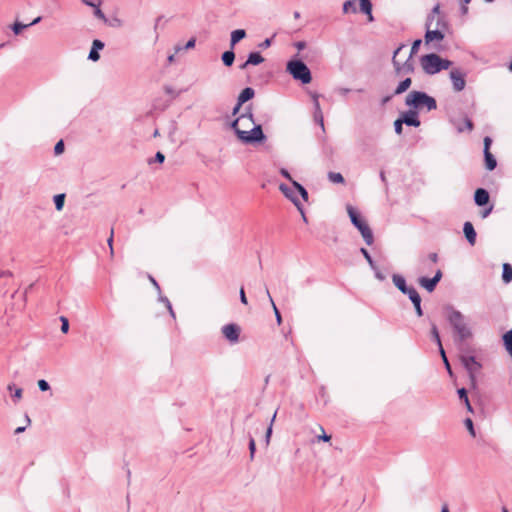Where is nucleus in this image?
I'll return each mask as SVG.
<instances>
[{"label":"nucleus","instance_id":"obj_58","mask_svg":"<svg viewBox=\"0 0 512 512\" xmlns=\"http://www.w3.org/2000/svg\"><path fill=\"white\" fill-rule=\"evenodd\" d=\"M166 307H167V309H168V311H169L170 315L172 316V318H174V319H175V312H174V310H173V308H172V305H171V303H170V301H169V300H166Z\"/></svg>","mask_w":512,"mask_h":512},{"label":"nucleus","instance_id":"obj_39","mask_svg":"<svg viewBox=\"0 0 512 512\" xmlns=\"http://www.w3.org/2000/svg\"><path fill=\"white\" fill-rule=\"evenodd\" d=\"M195 43H196V39L195 38H191L184 47H181V46H176L175 47V52L178 53L180 52L181 50L183 49H191V48H194L195 46Z\"/></svg>","mask_w":512,"mask_h":512},{"label":"nucleus","instance_id":"obj_42","mask_svg":"<svg viewBox=\"0 0 512 512\" xmlns=\"http://www.w3.org/2000/svg\"><path fill=\"white\" fill-rule=\"evenodd\" d=\"M439 352H440V355H441V357L443 359V362L445 364V367H446L447 371L449 372V374H451L452 373L451 367H450V364H449L448 359L446 357V353H445L444 349L443 348L439 349Z\"/></svg>","mask_w":512,"mask_h":512},{"label":"nucleus","instance_id":"obj_52","mask_svg":"<svg viewBox=\"0 0 512 512\" xmlns=\"http://www.w3.org/2000/svg\"><path fill=\"white\" fill-rule=\"evenodd\" d=\"M459 398L464 401L468 399L467 390L465 388H460L457 390Z\"/></svg>","mask_w":512,"mask_h":512},{"label":"nucleus","instance_id":"obj_51","mask_svg":"<svg viewBox=\"0 0 512 512\" xmlns=\"http://www.w3.org/2000/svg\"><path fill=\"white\" fill-rule=\"evenodd\" d=\"M471 2V0H461V13L462 15H466L468 13V7L467 5Z\"/></svg>","mask_w":512,"mask_h":512},{"label":"nucleus","instance_id":"obj_61","mask_svg":"<svg viewBox=\"0 0 512 512\" xmlns=\"http://www.w3.org/2000/svg\"><path fill=\"white\" fill-rule=\"evenodd\" d=\"M318 439L322 440V441H325V442H328L331 439V436L327 435L325 432H323L322 435L318 436Z\"/></svg>","mask_w":512,"mask_h":512},{"label":"nucleus","instance_id":"obj_26","mask_svg":"<svg viewBox=\"0 0 512 512\" xmlns=\"http://www.w3.org/2000/svg\"><path fill=\"white\" fill-rule=\"evenodd\" d=\"M503 341H504V345L506 347L507 352L512 357V330L507 331L503 335Z\"/></svg>","mask_w":512,"mask_h":512},{"label":"nucleus","instance_id":"obj_28","mask_svg":"<svg viewBox=\"0 0 512 512\" xmlns=\"http://www.w3.org/2000/svg\"><path fill=\"white\" fill-rule=\"evenodd\" d=\"M266 295H267V298H268V300H269V302H270V304H271V306H272V308H273V311H274V313H275V317H276V321H277V323H278V324H281V322H282L281 314H280V312H279L278 308L276 307V305H275V303H274V300H273V298L271 297V294H270V292H269V290H268L267 288H266Z\"/></svg>","mask_w":512,"mask_h":512},{"label":"nucleus","instance_id":"obj_53","mask_svg":"<svg viewBox=\"0 0 512 512\" xmlns=\"http://www.w3.org/2000/svg\"><path fill=\"white\" fill-rule=\"evenodd\" d=\"M113 234H114V231L113 229L111 230V234H110V237L108 238L107 242H108V245H109V248H110V254L113 255L114 251H113Z\"/></svg>","mask_w":512,"mask_h":512},{"label":"nucleus","instance_id":"obj_15","mask_svg":"<svg viewBox=\"0 0 512 512\" xmlns=\"http://www.w3.org/2000/svg\"><path fill=\"white\" fill-rule=\"evenodd\" d=\"M279 189L283 192V194L289 198L294 204L295 206L297 207V209L300 211V213L302 214V217H303V220L306 222L307 221V218L304 214V211H303V208L301 206V204L299 203L298 199L296 197H294L291 193V190L289 187H287L285 184H281L279 186Z\"/></svg>","mask_w":512,"mask_h":512},{"label":"nucleus","instance_id":"obj_14","mask_svg":"<svg viewBox=\"0 0 512 512\" xmlns=\"http://www.w3.org/2000/svg\"><path fill=\"white\" fill-rule=\"evenodd\" d=\"M401 120L408 126L418 127L420 126V120L418 118V112L415 109L408 110L402 114Z\"/></svg>","mask_w":512,"mask_h":512},{"label":"nucleus","instance_id":"obj_24","mask_svg":"<svg viewBox=\"0 0 512 512\" xmlns=\"http://www.w3.org/2000/svg\"><path fill=\"white\" fill-rule=\"evenodd\" d=\"M246 37V31L244 29H237L231 32L230 46L233 48L239 41Z\"/></svg>","mask_w":512,"mask_h":512},{"label":"nucleus","instance_id":"obj_36","mask_svg":"<svg viewBox=\"0 0 512 512\" xmlns=\"http://www.w3.org/2000/svg\"><path fill=\"white\" fill-rule=\"evenodd\" d=\"M360 251H361L362 255L364 256V258L366 259V261L368 262L369 266L373 270H376V264H375L374 260L372 259L371 255L369 254L368 250L365 248H361Z\"/></svg>","mask_w":512,"mask_h":512},{"label":"nucleus","instance_id":"obj_25","mask_svg":"<svg viewBox=\"0 0 512 512\" xmlns=\"http://www.w3.org/2000/svg\"><path fill=\"white\" fill-rule=\"evenodd\" d=\"M411 84H412L411 78H405L397 85V87L394 91V95H400V94L406 92L410 88Z\"/></svg>","mask_w":512,"mask_h":512},{"label":"nucleus","instance_id":"obj_5","mask_svg":"<svg viewBox=\"0 0 512 512\" xmlns=\"http://www.w3.org/2000/svg\"><path fill=\"white\" fill-rule=\"evenodd\" d=\"M347 213L352 224L359 230L361 233L365 243L367 245H372L374 241L372 230L370 229L367 222L362 219L357 210L350 204L346 206Z\"/></svg>","mask_w":512,"mask_h":512},{"label":"nucleus","instance_id":"obj_1","mask_svg":"<svg viewBox=\"0 0 512 512\" xmlns=\"http://www.w3.org/2000/svg\"><path fill=\"white\" fill-rule=\"evenodd\" d=\"M246 122L254 124L253 114L251 110L243 113L231 123V128L235 131L238 139L244 144H255L263 142L266 139L260 124L254 125L250 130H242L239 128L241 123L247 127Z\"/></svg>","mask_w":512,"mask_h":512},{"label":"nucleus","instance_id":"obj_29","mask_svg":"<svg viewBox=\"0 0 512 512\" xmlns=\"http://www.w3.org/2000/svg\"><path fill=\"white\" fill-rule=\"evenodd\" d=\"M502 279L505 283H509L512 280V266L505 263L503 265Z\"/></svg>","mask_w":512,"mask_h":512},{"label":"nucleus","instance_id":"obj_38","mask_svg":"<svg viewBox=\"0 0 512 512\" xmlns=\"http://www.w3.org/2000/svg\"><path fill=\"white\" fill-rule=\"evenodd\" d=\"M29 27L28 24H22L20 22H15L13 25H12V30L13 32L18 35L20 34L25 28Z\"/></svg>","mask_w":512,"mask_h":512},{"label":"nucleus","instance_id":"obj_43","mask_svg":"<svg viewBox=\"0 0 512 512\" xmlns=\"http://www.w3.org/2000/svg\"><path fill=\"white\" fill-rule=\"evenodd\" d=\"M60 321H61V331L63 333H67L68 330H69V321L66 317L64 316H61L60 317Z\"/></svg>","mask_w":512,"mask_h":512},{"label":"nucleus","instance_id":"obj_27","mask_svg":"<svg viewBox=\"0 0 512 512\" xmlns=\"http://www.w3.org/2000/svg\"><path fill=\"white\" fill-rule=\"evenodd\" d=\"M314 118H315L316 122H318L320 124L321 128L324 130L323 114H322V111H321V108H320V104H319V102L317 100H315Z\"/></svg>","mask_w":512,"mask_h":512},{"label":"nucleus","instance_id":"obj_23","mask_svg":"<svg viewBox=\"0 0 512 512\" xmlns=\"http://www.w3.org/2000/svg\"><path fill=\"white\" fill-rule=\"evenodd\" d=\"M360 11L368 16V20L371 22L374 20L372 15V3L370 0H359Z\"/></svg>","mask_w":512,"mask_h":512},{"label":"nucleus","instance_id":"obj_22","mask_svg":"<svg viewBox=\"0 0 512 512\" xmlns=\"http://www.w3.org/2000/svg\"><path fill=\"white\" fill-rule=\"evenodd\" d=\"M254 95H255L254 89L251 87H246L239 94L237 101L239 102V104H244L245 102L252 99L254 97Z\"/></svg>","mask_w":512,"mask_h":512},{"label":"nucleus","instance_id":"obj_49","mask_svg":"<svg viewBox=\"0 0 512 512\" xmlns=\"http://www.w3.org/2000/svg\"><path fill=\"white\" fill-rule=\"evenodd\" d=\"M94 15H95L98 19H100V20H102V21H104V22H107V18H106V16L104 15V13L102 12V10H101L99 7H96V8H95V10H94Z\"/></svg>","mask_w":512,"mask_h":512},{"label":"nucleus","instance_id":"obj_60","mask_svg":"<svg viewBox=\"0 0 512 512\" xmlns=\"http://www.w3.org/2000/svg\"><path fill=\"white\" fill-rule=\"evenodd\" d=\"M428 258H429V260H430L431 262H433V263H436V262L438 261V255H437V253H434V252H433V253H430V254L428 255Z\"/></svg>","mask_w":512,"mask_h":512},{"label":"nucleus","instance_id":"obj_7","mask_svg":"<svg viewBox=\"0 0 512 512\" xmlns=\"http://www.w3.org/2000/svg\"><path fill=\"white\" fill-rule=\"evenodd\" d=\"M405 48V44H401L393 53L392 64L394 66L395 72L397 74H410L414 72V63L412 62V58L410 56L404 63H400L397 60L398 54L402 49Z\"/></svg>","mask_w":512,"mask_h":512},{"label":"nucleus","instance_id":"obj_11","mask_svg":"<svg viewBox=\"0 0 512 512\" xmlns=\"http://www.w3.org/2000/svg\"><path fill=\"white\" fill-rule=\"evenodd\" d=\"M442 276H443L442 271L440 269H438L432 278H427V277L422 276L418 279V283L421 287H423L424 289H426L428 292L431 293L435 290V288H436L437 284L440 282Z\"/></svg>","mask_w":512,"mask_h":512},{"label":"nucleus","instance_id":"obj_4","mask_svg":"<svg viewBox=\"0 0 512 512\" xmlns=\"http://www.w3.org/2000/svg\"><path fill=\"white\" fill-rule=\"evenodd\" d=\"M420 65L428 75H434L442 70L450 68L452 62L441 58L438 54L430 53L420 58Z\"/></svg>","mask_w":512,"mask_h":512},{"label":"nucleus","instance_id":"obj_33","mask_svg":"<svg viewBox=\"0 0 512 512\" xmlns=\"http://www.w3.org/2000/svg\"><path fill=\"white\" fill-rule=\"evenodd\" d=\"M65 194H57L54 196V204L57 211H61L64 207Z\"/></svg>","mask_w":512,"mask_h":512},{"label":"nucleus","instance_id":"obj_45","mask_svg":"<svg viewBox=\"0 0 512 512\" xmlns=\"http://www.w3.org/2000/svg\"><path fill=\"white\" fill-rule=\"evenodd\" d=\"M403 121L401 120V118H398L395 122H394V129H395V132L400 135L402 133V126H403Z\"/></svg>","mask_w":512,"mask_h":512},{"label":"nucleus","instance_id":"obj_19","mask_svg":"<svg viewBox=\"0 0 512 512\" xmlns=\"http://www.w3.org/2000/svg\"><path fill=\"white\" fill-rule=\"evenodd\" d=\"M264 62V58L259 52H252L248 55L245 63L240 66V69H245L248 65H259Z\"/></svg>","mask_w":512,"mask_h":512},{"label":"nucleus","instance_id":"obj_54","mask_svg":"<svg viewBox=\"0 0 512 512\" xmlns=\"http://www.w3.org/2000/svg\"><path fill=\"white\" fill-rule=\"evenodd\" d=\"M240 301L244 304V305H247L248 301H247V297H246V294H245V291L243 288L240 289Z\"/></svg>","mask_w":512,"mask_h":512},{"label":"nucleus","instance_id":"obj_37","mask_svg":"<svg viewBox=\"0 0 512 512\" xmlns=\"http://www.w3.org/2000/svg\"><path fill=\"white\" fill-rule=\"evenodd\" d=\"M276 415H277V412H275L272 416V419H271V422H270V425L266 431V434H265V444L266 446L269 445L270 443V438H271V435H272V426H273V423L275 421V418H276Z\"/></svg>","mask_w":512,"mask_h":512},{"label":"nucleus","instance_id":"obj_8","mask_svg":"<svg viewBox=\"0 0 512 512\" xmlns=\"http://www.w3.org/2000/svg\"><path fill=\"white\" fill-rule=\"evenodd\" d=\"M462 364L467 369L469 373V378L473 384L476 382V373L480 370L481 365L475 359L474 356H462L461 357Z\"/></svg>","mask_w":512,"mask_h":512},{"label":"nucleus","instance_id":"obj_64","mask_svg":"<svg viewBox=\"0 0 512 512\" xmlns=\"http://www.w3.org/2000/svg\"><path fill=\"white\" fill-rule=\"evenodd\" d=\"M242 105L243 104H239V102L237 101L235 107L232 110V115L238 114V112L240 111V108H241Z\"/></svg>","mask_w":512,"mask_h":512},{"label":"nucleus","instance_id":"obj_17","mask_svg":"<svg viewBox=\"0 0 512 512\" xmlns=\"http://www.w3.org/2000/svg\"><path fill=\"white\" fill-rule=\"evenodd\" d=\"M407 295H408L409 299L411 300V302L413 303L417 315L419 317L422 316L423 312H422V308H421V297H420L419 293L417 292V290L414 288L412 291H408Z\"/></svg>","mask_w":512,"mask_h":512},{"label":"nucleus","instance_id":"obj_12","mask_svg":"<svg viewBox=\"0 0 512 512\" xmlns=\"http://www.w3.org/2000/svg\"><path fill=\"white\" fill-rule=\"evenodd\" d=\"M492 143V139L488 136L484 138V159H485V166L489 171H492L497 166V161L493 154L490 152V146Z\"/></svg>","mask_w":512,"mask_h":512},{"label":"nucleus","instance_id":"obj_40","mask_svg":"<svg viewBox=\"0 0 512 512\" xmlns=\"http://www.w3.org/2000/svg\"><path fill=\"white\" fill-rule=\"evenodd\" d=\"M464 425L466 426V428L468 429L470 435L472 437H475L476 436V433H475V430H474V425H473V421L470 419V418H466L464 420Z\"/></svg>","mask_w":512,"mask_h":512},{"label":"nucleus","instance_id":"obj_31","mask_svg":"<svg viewBox=\"0 0 512 512\" xmlns=\"http://www.w3.org/2000/svg\"><path fill=\"white\" fill-rule=\"evenodd\" d=\"M328 179L332 183H336V184L344 183V177L342 176L341 173H338V172H329Z\"/></svg>","mask_w":512,"mask_h":512},{"label":"nucleus","instance_id":"obj_32","mask_svg":"<svg viewBox=\"0 0 512 512\" xmlns=\"http://www.w3.org/2000/svg\"><path fill=\"white\" fill-rule=\"evenodd\" d=\"M356 11H357L356 0H347L346 2H344V4H343V12L344 13H349V12L355 13Z\"/></svg>","mask_w":512,"mask_h":512},{"label":"nucleus","instance_id":"obj_41","mask_svg":"<svg viewBox=\"0 0 512 512\" xmlns=\"http://www.w3.org/2000/svg\"><path fill=\"white\" fill-rule=\"evenodd\" d=\"M422 43L421 39H417L412 43L411 51H410V58H412L419 50V47Z\"/></svg>","mask_w":512,"mask_h":512},{"label":"nucleus","instance_id":"obj_44","mask_svg":"<svg viewBox=\"0 0 512 512\" xmlns=\"http://www.w3.org/2000/svg\"><path fill=\"white\" fill-rule=\"evenodd\" d=\"M440 12V6L439 5H436L433 9H432V12L431 14L428 16L427 18V21H429L430 23L433 22V20L435 19L436 15H438Z\"/></svg>","mask_w":512,"mask_h":512},{"label":"nucleus","instance_id":"obj_46","mask_svg":"<svg viewBox=\"0 0 512 512\" xmlns=\"http://www.w3.org/2000/svg\"><path fill=\"white\" fill-rule=\"evenodd\" d=\"M64 151V143L62 140H60L59 142L56 143L55 147H54V153L56 155H60L62 154Z\"/></svg>","mask_w":512,"mask_h":512},{"label":"nucleus","instance_id":"obj_57","mask_svg":"<svg viewBox=\"0 0 512 512\" xmlns=\"http://www.w3.org/2000/svg\"><path fill=\"white\" fill-rule=\"evenodd\" d=\"M165 160V156L163 153L161 152H157L156 155H155V161L159 162V163H163Z\"/></svg>","mask_w":512,"mask_h":512},{"label":"nucleus","instance_id":"obj_63","mask_svg":"<svg viewBox=\"0 0 512 512\" xmlns=\"http://www.w3.org/2000/svg\"><path fill=\"white\" fill-rule=\"evenodd\" d=\"M375 271V277L380 280V281H383L385 279V276L376 268Z\"/></svg>","mask_w":512,"mask_h":512},{"label":"nucleus","instance_id":"obj_48","mask_svg":"<svg viewBox=\"0 0 512 512\" xmlns=\"http://www.w3.org/2000/svg\"><path fill=\"white\" fill-rule=\"evenodd\" d=\"M38 387L41 391H48L50 389L49 383L44 379L38 381Z\"/></svg>","mask_w":512,"mask_h":512},{"label":"nucleus","instance_id":"obj_55","mask_svg":"<svg viewBox=\"0 0 512 512\" xmlns=\"http://www.w3.org/2000/svg\"><path fill=\"white\" fill-rule=\"evenodd\" d=\"M280 173L283 177H285L286 179L290 180L291 182L294 181L290 175V173L288 172V170H286L285 168H282L280 170Z\"/></svg>","mask_w":512,"mask_h":512},{"label":"nucleus","instance_id":"obj_9","mask_svg":"<svg viewBox=\"0 0 512 512\" xmlns=\"http://www.w3.org/2000/svg\"><path fill=\"white\" fill-rule=\"evenodd\" d=\"M449 75L454 91L461 92L462 90H464L466 85V74L459 68H453L450 71Z\"/></svg>","mask_w":512,"mask_h":512},{"label":"nucleus","instance_id":"obj_20","mask_svg":"<svg viewBox=\"0 0 512 512\" xmlns=\"http://www.w3.org/2000/svg\"><path fill=\"white\" fill-rule=\"evenodd\" d=\"M474 200L478 206H485L489 202V193L485 189L479 188L475 191Z\"/></svg>","mask_w":512,"mask_h":512},{"label":"nucleus","instance_id":"obj_13","mask_svg":"<svg viewBox=\"0 0 512 512\" xmlns=\"http://www.w3.org/2000/svg\"><path fill=\"white\" fill-rule=\"evenodd\" d=\"M425 25H426V33H425L424 39H425L426 45H429L430 43H432L434 41L441 42L444 39L445 34L441 30H439V29L431 30L430 29L432 23H430L429 21H426Z\"/></svg>","mask_w":512,"mask_h":512},{"label":"nucleus","instance_id":"obj_62","mask_svg":"<svg viewBox=\"0 0 512 512\" xmlns=\"http://www.w3.org/2000/svg\"><path fill=\"white\" fill-rule=\"evenodd\" d=\"M295 47L298 50H303L306 47V43L304 41H298L295 43Z\"/></svg>","mask_w":512,"mask_h":512},{"label":"nucleus","instance_id":"obj_59","mask_svg":"<svg viewBox=\"0 0 512 512\" xmlns=\"http://www.w3.org/2000/svg\"><path fill=\"white\" fill-rule=\"evenodd\" d=\"M270 45H271V39L267 38V39H265V40H264V41H263L259 46H260L261 48H264V49H265V48L270 47Z\"/></svg>","mask_w":512,"mask_h":512},{"label":"nucleus","instance_id":"obj_47","mask_svg":"<svg viewBox=\"0 0 512 512\" xmlns=\"http://www.w3.org/2000/svg\"><path fill=\"white\" fill-rule=\"evenodd\" d=\"M255 450H256L255 440H254V438L251 437L250 440H249V451H250V458L251 459L254 458Z\"/></svg>","mask_w":512,"mask_h":512},{"label":"nucleus","instance_id":"obj_30","mask_svg":"<svg viewBox=\"0 0 512 512\" xmlns=\"http://www.w3.org/2000/svg\"><path fill=\"white\" fill-rule=\"evenodd\" d=\"M234 59H235V54L232 50L225 51L222 54V61L225 66H231L234 62Z\"/></svg>","mask_w":512,"mask_h":512},{"label":"nucleus","instance_id":"obj_34","mask_svg":"<svg viewBox=\"0 0 512 512\" xmlns=\"http://www.w3.org/2000/svg\"><path fill=\"white\" fill-rule=\"evenodd\" d=\"M431 336L434 339V341L437 343L439 349L443 348L441 339H440V335H439L438 329L435 324H433L431 327Z\"/></svg>","mask_w":512,"mask_h":512},{"label":"nucleus","instance_id":"obj_50","mask_svg":"<svg viewBox=\"0 0 512 512\" xmlns=\"http://www.w3.org/2000/svg\"><path fill=\"white\" fill-rule=\"evenodd\" d=\"M23 390L21 388H15V391L12 395L14 402H18L22 398Z\"/></svg>","mask_w":512,"mask_h":512},{"label":"nucleus","instance_id":"obj_3","mask_svg":"<svg viewBox=\"0 0 512 512\" xmlns=\"http://www.w3.org/2000/svg\"><path fill=\"white\" fill-rule=\"evenodd\" d=\"M405 105L417 110L426 108L427 111H432L437 108L436 100L422 91H411L405 98Z\"/></svg>","mask_w":512,"mask_h":512},{"label":"nucleus","instance_id":"obj_21","mask_svg":"<svg viewBox=\"0 0 512 512\" xmlns=\"http://www.w3.org/2000/svg\"><path fill=\"white\" fill-rule=\"evenodd\" d=\"M463 232L465 234V237L467 241L474 245L476 242V232L471 222H465L463 226Z\"/></svg>","mask_w":512,"mask_h":512},{"label":"nucleus","instance_id":"obj_35","mask_svg":"<svg viewBox=\"0 0 512 512\" xmlns=\"http://www.w3.org/2000/svg\"><path fill=\"white\" fill-rule=\"evenodd\" d=\"M292 185L298 190V192L300 193L303 200L307 201L308 200L307 190L301 184H299L297 181H292Z\"/></svg>","mask_w":512,"mask_h":512},{"label":"nucleus","instance_id":"obj_2","mask_svg":"<svg viewBox=\"0 0 512 512\" xmlns=\"http://www.w3.org/2000/svg\"><path fill=\"white\" fill-rule=\"evenodd\" d=\"M446 316L450 325L456 332L459 341H464L472 336L471 329L469 328L465 316L453 307L446 308Z\"/></svg>","mask_w":512,"mask_h":512},{"label":"nucleus","instance_id":"obj_16","mask_svg":"<svg viewBox=\"0 0 512 512\" xmlns=\"http://www.w3.org/2000/svg\"><path fill=\"white\" fill-rule=\"evenodd\" d=\"M392 280H393V283L394 285L403 293V294H408V291H412L414 289V287H409L406 285V281H405V278L401 275H398V274H394L392 276Z\"/></svg>","mask_w":512,"mask_h":512},{"label":"nucleus","instance_id":"obj_10","mask_svg":"<svg viewBox=\"0 0 512 512\" xmlns=\"http://www.w3.org/2000/svg\"><path fill=\"white\" fill-rule=\"evenodd\" d=\"M223 336L231 343L235 344L239 341L241 329L235 323L226 324L221 328Z\"/></svg>","mask_w":512,"mask_h":512},{"label":"nucleus","instance_id":"obj_56","mask_svg":"<svg viewBox=\"0 0 512 512\" xmlns=\"http://www.w3.org/2000/svg\"><path fill=\"white\" fill-rule=\"evenodd\" d=\"M464 124H465V128H466L468 131H472V129H473V123H472V121H471L469 118H465V119H464Z\"/></svg>","mask_w":512,"mask_h":512},{"label":"nucleus","instance_id":"obj_6","mask_svg":"<svg viewBox=\"0 0 512 512\" xmlns=\"http://www.w3.org/2000/svg\"><path fill=\"white\" fill-rule=\"evenodd\" d=\"M286 69L295 80H299L303 84H308L312 80V76H311V72H310L309 68L301 60L289 61L287 63Z\"/></svg>","mask_w":512,"mask_h":512},{"label":"nucleus","instance_id":"obj_18","mask_svg":"<svg viewBox=\"0 0 512 512\" xmlns=\"http://www.w3.org/2000/svg\"><path fill=\"white\" fill-rule=\"evenodd\" d=\"M104 48V43L101 40L95 39L92 43V48L89 52L88 59L92 61H98L100 58V55L98 53V50H101Z\"/></svg>","mask_w":512,"mask_h":512}]
</instances>
